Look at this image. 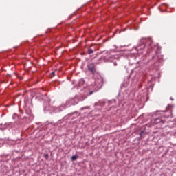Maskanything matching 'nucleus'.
<instances>
[{
	"label": "nucleus",
	"mask_w": 176,
	"mask_h": 176,
	"mask_svg": "<svg viewBox=\"0 0 176 176\" xmlns=\"http://www.w3.org/2000/svg\"><path fill=\"white\" fill-rule=\"evenodd\" d=\"M76 159H78V155H73L72 157V162H75V160H76Z\"/></svg>",
	"instance_id": "7ed1b4c3"
},
{
	"label": "nucleus",
	"mask_w": 176,
	"mask_h": 176,
	"mask_svg": "<svg viewBox=\"0 0 176 176\" xmlns=\"http://www.w3.org/2000/svg\"><path fill=\"white\" fill-rule=\"evenodd\" d=\"M93 53H94V50H93L92 49L88 50V54H93Z\"/></svg>",
	"instance_id": "20e7f679"
},
{
	"label": "nucleus",
	"mask_w": 176,
	"mask_h": 176,
	"mask_svg": "<svg viewBox=\"0 0 176 176\" xmlns=\"http://www.w3.org/2000/svg\"><path fill=\"white\" fill-rule=\"evenodd\" d=\"M141 43H145V44H142L140 45L141 49L145 48V46H148V49H149V47H151V45L153 43L152 40L151 38H142L141 41Z\"/></svg>",
	"instance_id": "f257e3e1"
},
{
	"label": "nucleus",
	"mask_w": 176,
	"mask_h": 176,
	"mask_svg": "<svg viewBox=\"0 0 176 176\" xmlns=\"http://www.w3.org/2000/svg\"><path fill=\"white\" fill-rule=\"evenodd\" d=\"M44 157L46 159V160H47V159H49V154H45Z\"/></svg>",
	"instance_id": "39448f33"
},
{
	"label": "nucleus",
	"mask_w": 176,
	"mask_h": 176,
	"mask_svg": "<svg viewBox=\"0 0 176 176\" xmlns=\"http://www.w3.org/2000/svg\"><path fill=\"white\" fill-rule=\"evenodd\" d=\"M87 68L89 71L91 72V74L96 73V67H94V63H91L87 65Z\"/></svg>",
	"instance_id": "f03ea898"
},
{
	"label": "nucleus",
	"mask_w": 176,
	"mask_h": 176,
	"mask_svg": "<svg viewBox=\"0 0 176 176\" xmlns=\"http://www.w3.org/2000/svg\"><path fill=\"white\" fill-rule=\"evenodd\" d=\"M90 95L93 94V91L89 93Z\"/></svg>",
	"instance_id": "423d86ee"
}]
</instances>
